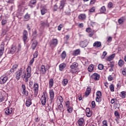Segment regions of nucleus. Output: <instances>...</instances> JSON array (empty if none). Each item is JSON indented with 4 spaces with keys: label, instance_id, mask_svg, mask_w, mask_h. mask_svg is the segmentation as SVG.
<instances>
[{
    "label": "nucleus",
    "instance_id": "48",
    "mask_svg": "<svg viewBox=\"0 0 126 126\" xmlns=\"http://www.w3.org/2000/svg\"><path fill=\"white\" fill-rule=\"evenodd\" d=\"M36 0H31L30 1L31 4H35V3H36Z\"/></svg>",
    "mask_w": 126,
    "mask_h": 126
},
{
    "label": "nucleus",
    "instance_id": "32",
    "mask_svg": "<svg viewBox=\"0 0 126 126\" xmlns=\"http://www.w3.org/2000/svg\"><path fill=\"white\" fill-rule=\"evenodd\" d=\"M94 68V66L93 65V64H91L88 66V71H89L90 72H91V71H93V69Z\"/></svg>",
    "mask_w": 126,
    "mask_h": 126
},
{
    "label": "nucleus",
    "instance_id": "49",
    "mask_svg": "<svg viewBox=\"0 0 126 126\" xmlns=\"http://www.w3.org/2000/svg\"><path fill=\"white\" fill-rule=\"evenodd\" d=\"M7 22V21L6 20H3L1 21V24H2V25H4L6 24Z\"/></svg>",
    "mask_w": 126,
    "mask_h": 126
},
{
    "label": "nucleus",
    "instance_id": "62",
    "mask_svg": "<svg viewBox=\"0 0 126 126\" xmlns=\"http://www.w3.org/2000/svg\"><path fill=\"white\" fill-rule=\"evenodd\" d=\"M68 65L67 64H64V66H63V67H66V68H65V69H66V71H67V70H68V68H67V67H68Z\"/></svg>",
    "mask_w": 126,
    "mask_h": 126
},
{
    "label": "nucleus",
    "instance_id": "9",
    "mask_svg": "<svg viewBox=\"0 0 126 126\" xmlns=\"http://www.w3.org/2000/svg\"><path fill=\"white\" fill-rule=\"evenodd\" d=\"M32 94L29 95V98L27 99L26 102V105L27 107H30L31 104H32Z\"/></svg>",
    "mask_w": 126,
    "mask_h": 126
},
{
    "label": "nucleus",
    "instance_id": "22",
    "mask_svg": "<svg viewBox=\"0 0 126 126\" xmlns=\"http://www.w3.org/2000/svg\"><path fill=\"white\" fill-rule=\"evenodd\" d=\"M78 18L80 20H84L86 18V15L85 14H81L79 15Z\"/></svg>",
    "mask_w": 126,
    "mask_h": 126
},
{
    "label": "nucleus",
    "instance_id": "40",
    "mask_svg": "<svg viewBox=\"0 0 126 126\" xmlns=\"http://www.w3.org/2000/svg\"><path fill=\"white\" fill-rule=\"evenodd\" d=\"M25 19L26 20H29L30 19V15L28 14V13H27L25 16Z\"/></svg>",
    "mask_w": 126,
    "mask_h": 126
},
{
    "label": "nucleus",
    "instance_id": "35",
    "mask_svg": "<svg viewBox=\"0 0 126 126\" xmlns=\"http://www.w3.org/2000/svg\"><path fill=\"white\" fill-rule=\"evenodd\" d=\"M100 12L101 13H104L106 12V8L105 7V6H103L100 8Z\"/></svg>",
    "mask_w": 126,
    "mask_h": 126
},
{
    "label": "nucleus",
    "instance_id": "10",
    "mask_svg": "<svg viewBox=\"0 0 126 126\" xmlns=\"http://www.w3.org/2000/svg\"><path fill=\"white\" fill-rule=\"evenodd\" d=\"M87 45H88V41L87 40H85L80 42V46L81 48H85L87 47Z\"/></svg>",
    "mask_w": 126,
    "mask_h": 126
},
{
    "label": "nucleus",
    "instance_id": "63",
    "mask_svg": "<svg viewBox=\"0 0 126 126\" xmlns=\"http://www.w3.org/2000/svg\"><path fill=\"white\" fill-rule=\"evenodd\" d=\"M34 61H35L34 59V58H32V59L31 60V61H30V64H33V63H34Z\"/></svg>",
    "mask_w": 126,
    "mask_h": 126
},
{
    "label": "nucleus",
    "instance_id": "34",
    "mask_svg": "<svg viewBox=\"0 0 126 126\" xmlns=\"http://www.w3.org/2000/svg\"><path fill=\"white\" fill-rule=\"evenodd\" d=\"M4 96H3V94H0V103H1L2 102H3V100H5Z\"/></svg>",
    "mask_w": 126,
    "mask_h": 126
},
{
    "label": "nucleus",
    "instance_id": "14",
    "mask_svg": "<svg viewBox=\"0 0 126 126\" xmlns=\"http://www.w3.org/2000/svg\"><path fill=\"white\" fill-rule=\"evenodd\" d=\"M27 39H28V32L25 30L23 32V41L24 43L27 41Z\"/></svg>",
    "mask_w": 126,
    "mask_h": 126
},
{
    "label": "nucleus",
    "instance_id": "51",
    "mask_svg": "<svg viewBox=\"0 0 126 126\" xmlns=\"http://www.w3.org/2000/svg\"><path fill=\"white\" fill-rule=\"evenodd\" d=\"M92 108H95V106H96V104L95 103V101H93L92 102Z\"/></svg>",
    "mask_w": 126,
    "mask_h": 126
},
{
    "label": "nucleus",
    "instance_id": "57",
    "mask_svg": "<svg viewBox=\"0 0 126 126\" xmlns=\"http://www.w3.org/2000/svg\"><path fill=\"white\" fill-rule=\"evenodd\" d=\"M22 89L24 91L25 90H26V87L25 86V85L22 84Z\"/></svg>",
    "mask_w": 126,
    "mask_h": 126
},
{
    "label": "nucleus",
    "instance_id": "21",
    "mask_svg": "<svg viewBox=\"0 0 126 126\" xmlns=\"http://www.w3.org/2000/svg\"><path fill=\"white\" fill-rule=\"evenodd\" d=\"M17 67H18V64H15L13 65L12 68L10 70V72H14L16 69H17Z\"/></svg>",
    "mask_w": 126,
    "mask_h": 126
},
{
    "label": "nucleus",
    "instance_id": "45",
    "mask_svg": "<svg viewBox=\"0 0 126 126\" xmlns=\"http://www.w3.org/2000/svg\"><path fill=\"white\" fill-rule=\"evenodd\" d=\"M108 7H109V8H112V7H113V3L110 2L108 4Z\"/></svg>",
    "mask_w": 126,
    "mask_h": 126
},
{
    "label": "nucleus",
    "instance_id": "43",
    "mask_svg": "<svg viewBox=\"0 0 126 126\" xmlns=\"http://www.w3.org/2000/svg\"><path fill=\"white\" fill-rule=\"evenodd\" d=\"M106 56H107V52L104 51L103 52L102 55L101 56V59H104V58H105V57H106Z\"/></svg>",
    "mask_w": 126,
    "mask_h": 126
},
{
    "label": "nucleus",
    "instance_id": "30",
    "mask_svg": "<svg viewBox=\"0 0 126 126\" xmlns=\"http://www.w3.org/2000/svg\"><path fill=\"white\" fill-rule=\"evenodd\" d=\"M78 66V63H74L72 64L70 66V68L72 69H74V68H76Z\"/></svg>",
    "mask_w": 126,
    "mask_h": 126
},
{
    "label": "nucleus",
    "instance_id": "50",
    "mask_svg": "<svg viewBox=\"0 0 126 126\" xmlns=\"http://www.w3.org/2000/svg\"><path fill=\"white\" fill-rule=\"evenodd\" d=\"M102 125L103 126L108 125V122H107L106 120H103L102 121Z\"/></svg>",
    "mask_w": 126,
    "mask_h": 126
},
{
    "label": "nucleus",
    "instance_id": "38",
    "mask_svg": "<svg viewBox=\"0 0 126 126\" xmlns=\"http://www.w3.org/2000/svg\"><path fill=\"white\" fill-rule=\"evenodd\" d=\"M98 68L99 69V70H102V69L104 68V65L102 64H99L98 65Z\"/></svg>",
    "mask_w": 126,
    "mask_h": 126
},
{
    "label": "nucleus",
    "instance_id": "3",
    "mask_svg": "<svg viewBox=\"0 0 126 126\" xmlns=\"http://www.w3.org/2000/svg\"><path fill=\"white\" fill-rule=\"evenodd\" d=\"M70 102H69V101L68 100L65 102V106L66 108L68 113L71 114V113H72L73 108H72V107L70 106Z\"/></svg>",
    "mask_w": 126,
    "mask_h": 126
},
{
    "label": "nucleus",
    "instance_id": "64",
    "mask_svg": "<svg viewBox=\"0 0 126 126\" xmlns=\"http://www.w3.org/2000/svg\"><path fill=\"white\" fill-rule=\"evenodd\" d=\"M107 61H108V62H110V61H113V59L110 56H109L107 57Z\"/></svg>",
    "mask_w": 126,
    "mask_h": 126
},
{
    "label": "nucleus",
    "instance_id": "52",
    "mask_svg": "<svg viewBox=\"0 0 126 126\" xmlns=\"http://www.w3.org/2000/svg\"><path fill=\"white\" fill-rule=\"evenodd\" d=\"M6 34V30L4 29L2 30V35H4Z\"/></svg>",
    "mask_w": 126,
    "mask_h": 126
},
{
    "label": "nucleus",
    "instance_id": "59",
    "mask_svg": "<svg viewBox=\"0 0 126 126\" xmlns=\"http://www.w3.org/2000/svg\"><path fill=\"white\" fill-rule=\"evenodd\" d=\"M62 28H63V25H60L58 26V30L59 31H61V30H62Z\"/></svg>",
    "mask_w": 126,
    "mask_h": 126
},
{
    "label": "nucleus",
    "instance_id": "11",
    "mask_svg": "<svg viewBox=\"0 0 126 126\" xmlns=\"http://www.w3.org/2000/svg\"><path fill=\"white\" fill-rule=\"evenodd\" d=\"M91 78L94 80H99V79H100V75H99L98 73H94L91 76Z\"/></svg>",
    "mask_w": 126,
    "mask_h": 126
},
{
    "label": "nucleus",
    "instance_id": "29",
    "mask_svg": "<svg viewBox=\"0 0 126 126\" xmlns=\"http://www.w3.org/2000/svg\"><path fill=\"white\" fill-rule=\"evenodd\" d=\"M17 47L16 46H13L11 49V53H12V54H13L14 53H15L16 51L17 52Z\"/></svg>",
    "mask_w": 126,
    "mask_h": 126
},
{
    "label": "nucleus",
    "instance_id": "13",
    "mask_svg": "<svg viewBox=\"0 0 126 126\" xmlns=\"http://www.w3.org/2000/svg\"><path fill=\"white\" fill-rule=\"evenodd\" d=\"M58 45V39L57 38L53 39L51 41L50 46L51 47H56Z\"/></svg>",
    "mask_w": 126,
    "mask_h": 126
},
{
    "label": "nucleus",
    "instance_id": "36",
    "mask_svg": "<svg viewBox=\"0 0 126 126\" xmlns=\"http://www.w3.org/2000/svg\"><path fill=\"white\" fill-rule=\"evenodd\" d=\"M114 114L116 118L118 119V120H119V119H120V114L119 113V112H118V111H115Z\"/></svg>",
    "mask_w": 126,
    "mask_h": 126
},
{
    "label": "nucleus",
    "instance_id": "5",
    "mask_svg": "<svg viewBox=\"0 0 126 126\" xmlns=\"http://www.w3.org/2000/svg\"><path fill=\"white\" fill-rule=\"evenodd\" d=\"M96 98H95V101L97 103H100L102 101V93L100 91H97L96 93Z\"/></svg>",
    "mask_w": 126,
    "mask_h": 126
},
{
    "label": "nucleus",
    "instance_id": "56",
    "mask_svg": "<svg viewBox=\"0 0 126 126\" xmlns=\"http://www.w3.org/2000/svg\"><path fill=\"white\" fill-rule=\"evenodd\" d=\"M107 42H108V43H111V42H112V37L109 36L108 38Z\"/></svg>",
    "mask_w": 126,
    "mask_h": 126
},
{
    "label": "nucleus",
    "instance_id": "31",
    "mask_svg": "<svg viewBox=\"0 0 126 126\" xmlns=\"http://www.w3.org/2000/svg\"><path fill=\"white\" fill-rule=\"evenodd\" d=\"M124 64V61H123V60L120 59L119 62H118V65L120 67H123V66Z\"/></svg>",
    "mask_w": 126,
    "mask_h": 126
},
{
    "label": "nucleus",
    "instance_id": "54",
    "mask_svg": "<svg viewBox=\"0 0 126 126\" xmlns=\"http://www.w3.org/2000/svg\"><path fill=\"white\" fill-rule=\"evenodd\" d=\"M91 31L92 30L90 28H88L86 30V32H87L88 33H90V32H91Z\"/></svg>",
    "mask_w": 126,
    "mask_h": 126
},
{
    "label": "nucleus",
    "instance_id": "16",
    "mask_svg": "<svg viewBox=\"0 0 126 126\" xmlns=\"http://www.w3.org/2000/svg\"><path fill=\"white\" fill-rule=\"evenodd\" d=\"M78 124L79 126H84L85 123H84V119L81 118H80L78 121Z\"/></svg>",
    "mask_w": 126,
    "mask_h": 126
},
{
    "label": "nucleus",
    "instance_id": "1",
    "mask_svg": "<svg viewBox=\"0 0 126 126\" xmlns=\"http://www.w3.org/2000/svg\"><path fill=\"white\" fill-rule=\"evenodd\" d=\"M21 76L22 78L25 79V81L26 82H28L29 78L31 77V67L29 66L27 67V72L22 70L21 69L16 72L15 74V77L17 80H19Z\"/></svg>",
    "mask_w": 126,
    "mask_h": 126
},
{
    "label": "nucleus",
    "instance_id": "23",
    "mask_svg": "<svg viewBox=\"0 0 126 126\" xmlns=\"http://www.w3.org/2000/svg\"><path fill=\"white\" fill-rule=\"evenodd\" d=\"M40 72L42 74L46 73V67L45 66V65H42L41 66Z\"/></svg>",
    "mask_w": 126,
    "mask_h": 126
},
{
    "label": "nucleus",
    "instance_id": "26",
    "mask_svg": "<svg viewBox=\"0 0 126 126\" xmlns=\"http://www.w3.org/2000/svg\"><path fill=\"white\" fill-rule=\"evenodd\" d=\"M49 88H52L54 86V79L52 78L49 80Z\"/></svg>",
    "mask_w": 126,
    "mask_h": 126
},
{
    "label": "nucleus",
    "instance_id": "46",
    "mask_svg": "<svg viewBox=\"0 0 126 126\" xmlns=\"http://www.w3.org/2000/svg\"><path fill=\"white\" fill-rule=\"evenodd\" d=\"M60 8L61 9L63 8V1H61Z\"/></svg>",
    "mask_w": 126,
    "mask_h": 126
},
{
    "label": "nucleus",
    "instance_id": "15",
    "mask_svg": "<svg viewBox=\"0 0 126 126\" xmlns=\"http://www.w3.org/2000/svg\"><path fill=\"white\" fill-rule=\"evenodd\" d=\"M102 43L100 41H95L93 44V47L94 48H101Z\"/></svg>",
    "mask_w": 126,
    "mask_h": 126
},
{
    "label": "nucleus",
    "instance_id": "61",
    "mask_svg": "<svg viewBox=\"0 0 126 126\" xmlns=\"http://www.w3.org/2000/svg\"><path fill=\"white\" fill-rule=\"evenodd\" d=\"M95 11V8L93 7L90 9V12H94Z\"/></svg>",
    "mask_w": 126,
    "mask_h": 126
},
{
    "label": "nucleus",
    "instance_id": "2",
    "mask_svg": "<svg viewBox=\"0 0 126 126\" xmlns=\"http://www.w3.org/2000/svg\"><path fill=\"white\" fill-rule=\"evenodd\" d=\"M58 100L59 101L60 104V105H58V109L60 111H62V110H63V100L62 96H59L58 97Z\"/></svg>",
    "mask_w": 126,
    "mask_h": 126
},
{
    "label": "nucleus",
    "instance_id": "4",
    "mask_svg": "<svg viewBox=\"0 0 126 126\" xmlns=\"http://www.w3.org/2000/svg\"><path fill=\"white\" fill-rule=\"evenodd\" d=\"M5 114L7 115V116H10L13 114V112L14 110L12 107H7L4 109Z\"/></svg>",
    "mask_w": 126,
    "mask_h": 126
},
{
    "label": "nucleus",
    "instance_id": "18",
    "mask_svg": "<svg viewBox=\"0 0 126 126\" xmlns=\"http://www.w3.org/2000/svg\"><path fill=\"white\" fill-rule=\"evenodd\" d=\"M86 115L88 118H90L92 116V112L90 111V109L89 108H87L86 109Z\"/></svg>",
    "mask_w": 126,
    "mask_h": 126
},
{
    "label": "nucleus",
    "instance_id": "7",
    "mask_svg": "<svg viewBox=\"0 0 126 126\" xmlns=\"http://www.w3.org/2000/svg\"><path fill=\"white\" fill-rule=\"evenodd\" d=\"M37 46H38V41L36 40H34V39H32V46L31 48L32 50H34L37 47Z\"/></svg>",
    "mask_w": 126,
    "mask_h": 126
},
{
    "label": "nucleus",
    "instance_id": "39",
    "mask_svg": "<svg viewBox=\"0 0 126 126\" xmlns=\"http://www.w3.org/2000/svg\"><path fill=\"white\" fill-rule=\"evenodd\" d=\"M59 69L61 71H63V63H61L59 65Z\"/></svg>",
    "mask_w": 126,
    "mask_h": 126
},
{
    "label": "nucleus",
    "instance_id": "47",
    "mask_svg": "<svg viewBox=\"0 0 126 126\" xmlns=\"http://www.w3.org/2000/svg\"><path fill=\"white\" fill-rule=\"evenodd\" d=\"M115 102H117V98H112L111 100V104H114Z\"/></svg>",
    "mask_w": 126,
    "mask_h": 126
},
{
    "label": "nucleus",
    "instance_id": "33",
    "mask_svg": "<svg viewBox=\"0 0 126 126\" xmlns=\"http://www.w3.org/2000/svg\"><path fill=\"white\" fill-rule=\"evenodd\" d=\"M109 88L111 92H115V87L114 86V84H111L109 86Z\"/></svg>",
    "mask_w": 126,
    "mask_h": 126
},
{
    "label": "nucleus",
    "instance_id": "17",
    "mask_svg": "<svg viewBox=\"0 0 126 126\" xmlns=\"http://www.w3.org/2000/svg\"><path fill=\"white\" fill-rule=\"evenodd\" d=\"M3 52H4V43L2 42L0 49V57H1L3 55Z\"/></svg>",
    "mask_w": 126,
    "mask_h": 126
},
{
    "label": "nucleus",
    "instance_id": "42",
    "mask_svg": "<svg viewBox=\"0 0 126 126\" xmlns=\"http://www.w3.org/2000/svg\"><path fill=\"white\" fill-rule=\"evenodd\" d=\"M19 51H21V45L20 44H18L17 47V52H19Z\"/></svg>",
    "mask_w": 126,
    "mask_h": 126
},
{
    "label": "nucleus",
    "instance_id": "27",
    "mask_svg": "<svg viewBox=\"0 0 126 126\" xmlns=\"http://www.w3.org/2000/svg\"><path fill=\"white\" fill-rule=\"evenodd\" d=\"M24 8H25V3L22 2L19 5V9L24 10Z\"/></svg>",
    "mask_w": 126,
    "mask_h": 126
},
{
    "label": "nucleus",
    "instance_id": "44",
    "mask_svg": "<svg viewBox=\"0 0 126 126\" xmlns=\"http://www.w3.org/2000/svg\"><path fill=\"white\" fill-rule=\"evenodd\" d=\"M67 83H68V80L67 79H64L63 80V84L64 86L66 85V84H67Z\"/></svg>",
    "mask_w": 126,
    "mask_h": 126
},
{
    "label": "nucleus",
    "instance_id": "24",
    "mask_svg": "<svg viewBox=\"0 0 126 126\" xmlns=\"http://www.w3.org/2000/svg\"><path fill=\"white\" fill-rule=\"evenodd\" d=\"M47 12H48V9L47 8L43 7V8L41 9V13L42 15H44V14L47 13Z\"/></svg>",
    "mask_w": 126,
    "mask_h": 126
},
{
    "label": "nucleus",
    "instance_id": "58",
    "mask_svg": "<svg viewBox=\"0 0 126 126\" xmlns=\"http://www.w3.org/2000/svg\"><path fill=\"white\" fill-rule=\"evenodd\" d=\"M122 74H123V75L124 76H126V69H124V70L122 71Z\"/></svg>",
    "mask_w": 126,
    "mask_h": 126
},
{
    "label": "nucleus",
    "instance_id": "19",
    "mask_svg": "<svg viewBox=\"0 0 126 126\" xmlns=\"http://www.w3.org/2000/svg\"><path fill=\"white\" fill-rule=\"evenodd\" d=\"M49 94L50 96V98L51 100H53L54 99V97H55V93L54 92V90L50 89L49 90Z\"/></svg>",
    "mask_w": 126,
    "mask_h": 126
},
{
    "label": "nucleus",
    "instance_id": "37",
    "mask_svg": "<svg viewBox=\"0 0 126 126\" xmlns=\"http://www.w3.org/2000/svg\"><path fill=\"white\" fill-rule=\"evenodd\" d=\"M120 96L122 97V98H126V92H122L120 94Z\"/></svg>",
    "mask_w": 126,
    "mask_h": 126
},
{
    "label": "nucleus",
    "instance_id": "25",
    "mask_svg": "<svg viewBox=\"0 0 126 126\" xmlns=\"http://www.w3.org/2000/svg\"><path fill=\"white\" fill-rule=\"evenodd\" d=\"M124 21H126V17H122L118 19V23L119 24H122V23H124Z\"/></svg>",
    "mask_w": 126,
    "mask_h": 126
},
{
    "label": "nucleus",
    "instance_id": "6",
    "mask_svg": "<svg viewBox=\"0 0 126 126\" xmlns=\"http://www.w3.org/2000/svg\"><path fill=\"white\" fill-rule=\"evenodd\" d=\"M33 90H34V95L35 96L38 95V92L39 91V84L38 83H34L33 85Z\"/></svg>",
    "mask_w": 126,
    "mask_h": 126
},
{
    "label": "nucleus",
    "instance_id": "53",
    "mask_svg": "<svg viewBox=\"0 0 126 126\" xmlns=\"http://www.w3.org/2000/svg\"><path fill=\"white\" fill-rule=\"evenodd\" d=\"M29 86L30 88H32V86H33V83L32 81H30L29 83Z\"/></svg>",
    "mask_w": 126,
    "mask_h": 126
},
{
    "label": "nucleus",
    "instance_id": "55",
    "mask_svg": "<svg viewBox=\"0 0 126 126\" xmlns=\"http://www.w3.org/2000/svg\"><path fill=\"white\" fill-rule=\"evenodd\" d=\"M23 94L26 95V96H28V91L25 90V91H23Z\"/></svg>",
    "mask_w": 126,
    "mask_h": 126
},
{
    "label": "nucleus",
    "instance_id": "28",
    "mask_svg": "<svg viewBox=\"0 0 126 126\" xmlns=\"http://www.w3.org/2000/svg\"><path fill=\"white\" fill-rule=\"evenodd\" d=\"M80 54V50L77 49L73 52V56H78Z\"/></svg>",
    "mask_w": 126,
    "mask_h": 126
},
{
    "label": "nucleus",
    "instance_id": "12",
    "mask_svg": "<svg viewBox=\"0 0 126 126\" xmlns=\"http://www.w3.org/2000/svg\"><path fill=\"white\" fill-rule=\"evenodd\" d=\"M40 100L42 105L45 106V105H46V102L47 101V96H46V95L43 94V95H42Z\"/></svg>",
    "mask_w": 126,
    "mask_h": 126
},
{
    "label": "nucleus",
    "instance_id": "20",
    "mask_svg": "<svg viewBox=\"0 0 126 126\" xmlns=\"http://www.w3.org/2000/svg\"><path fill=\"white\" fill-rule=\"evenodd\" d=\"M91 90H92V89L90 87H88L87 88L86 91L85 92V95L86 97H88V96H89V94L91 93Z\"/></svg>",
    "mask_w": 126,
    "mask_h": 126
},
{
    "label": "nucleus",
    "instance_id": "60",
    "mask_svg": "<svg viewBox=\"0 0 126 126\" xmlns=\"http://www.w3.org/2000/svg\"><path fill=\"white\" fill-rule=\"evenodd\" d=\"M108 79L109 81H112L113 80V77H112V76L110 75L108 77Z\"/></svg>",
    "mask_w": 126,
    "mask_h": 126
},
{
    "label": "nucleus",
    "instance_id": "41",
    "mask_svg": "<svg viewBox=\"0 0 126 126\" xmlns=\"http://www.w3.org/2000/svg\"><path fill=\"white\" fill-rule=\"evenodd\" d=\"M39 54L38 53V51H35L33 54V59H36L37 57Z\"/></svg>",
    "mask_w": 126,
    "mask_h": 126
},
{
    "label": "nucleus",
    "instance_id": "8",
    "mask_svg": "<svg viewBox=\"0 0 126 126\" xmlns=\"http://www.w3.org/2000/svg\"><path fill=\"white\" fill-rule=\"evenodd\" d=\"M8 80V77L7 76H2L0 77V84H4Z\"/></svg>",
    "mask_w": 126,
    "mask_h": 126
}]
</instances>
